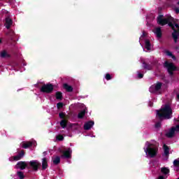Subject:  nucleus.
<instances>
[{"label":"nucleus","mask_w":179,"mask_h":179,"mask_svg":"<svg viewBox=\"0 0 179 179\" xmlns=\"http://www.w3.org/2000/svg\"><path fill=\"white\" fill-rule=\"evenodd\" d=\"M17 174L18 177H20V179H23V178H24V175L23 174L22 172L18 171V172L17 173Z\"/></svg>","instance_id":"a878e982"},{"label":"nucleus","mask_w":179,"mask_h":179,"mask_svg":"<svg viewBox=\"0 0 179 179\" xmlns=\"http://www.w3.org/2000/svg\"><path fill=\"white\" fill-rule=\"evenodd\" d=\"M145 146L144 148V151L147 157H155L157 155V148L152 144H150L149 142H146Z\"/></svg>","instance_id":"f03ea898"},{"label":"nucleus","mask_w":179,"mask_h":179,"mask_svg":"<svg viewBox=\"0 0 179 179\" xmlns=\"http://www.w3.org/2000/svg\"><path fill=\"white\" fill-rule=\"evenodd\" d=\"M57 108H62V107H64V103L59 102L57 104Z\"/></svg>","instance_id":"c85d7f7f"},{"label":"nucleus","mask_w":179,"mask_h":179,"mask_svg":"<svg viewBox=\"0 0 179 179\" xmlns=\"http://www.w3.org/2000/svg\"><path fill=\"white\" fill-rule=\"evenodd\" d=\"M175 132H179V124L176 125L175 127L171 128V129L166 133V136H167V138H173Z\"/></svg>","instance_id":"20e7f679"},{"label":"nucleus","mask_w":179,"mask_h":179,"mask_svg":"<svg viewBox=\"0 0 179 179\" xmlns=\"http://www.w3.org/2000/svg\"><path fill=\"white\" fill-rule=\"evenodd\" d=\"M162 127V123L158 122L155 124V128H160Z\"/></svg>","instance_id":"2f4dec72"},{"label":"nucleus","mask_w":179,"mask_h":179,"mask_svg":"<svg viewBox=\"0 0 179 179\" xmlns=\"http://www.w3.org/2000/svg\"><path fill=\"white\" fill-rule=\"evenodd\" d=\"M81 108H83V110H81L79 113H78V118H83V117H85V114H86V111H87V108H86V106H85V104L82 103L80 105Z\"/></svg>","instance_id":"9d476101"},{"label":"nucleus","mask_w":179,"mask_h":179,"mask_svg":"<svg viewBox=\"0 0 179 179\" xmlns=\"http://www.w3.org/2000/svg\"><path fill=\"white\" fill-rule=\"evenodd\" d=\"M93 125H94V122L93 121H90V122H87L85 124H84V129L85 131H89V129H91L92 127H93Z\"/></svg>","instance_id":"f8f14e48"},{"label":"nucleus","mask_w":179,"mask_h":179,"mask_svg":"<svg viewBox=\"0 0 179 179\" xmlns=\"http://www.w3.org/2000/svg\"><path fill=\"white\" fill-rule=\"evenodd\" d=\"M143 68L145 69H149V68H148V65H146V64H143Z\"/></svg>","instance_id":"72a5a7b5"},{"label":"nucleus","mask_w":179,"mask_h":179,"mask_svg":"<svg viewBox=\"0 0 179 179\" xmlns=\"http://www.w3.org/2000/svg\"><path fill=\"white\" fill-rule=\"evenodd\" d=\"M43 154L47 155V152H43Z\"/></svg>","instance_id":"4c0bfd02"},{"label":"nucleus","mask_w":179,"mask_h":179,"mask_svg":"<svg viewBox=\"0 0 179 179\" xmlns=\"http://www.w3.org/2000/svg\"><path fill=\"white\" fill-rule=\"evenodd\" d=\"M56 99H57V100H62V93H61V92H57L56 93Z\"/></svg>","instance_id":"b1692460"},{"label":"nucleus","mask_w":179,"mask_h":179,"mask_svg":"<svg viewBox=\"0 0 179 179\" xmlns=\"http://www.w3.org/2000/svg\"><path fill=\"white\" fill-rule=\"evenodd\" d=\"M160 89H162V83H157L150 87V93H156V92H159Z\"/></svg>","instance_id":"0eeeda50"},{"label":"nucleus","mask_w":179,"mask_h":179,"mask_svg":"<svg viewBox=\"0 0 179 179\" xmlns=\"http://www.w3.org/2000/svg\"><path fill=\"white\" fill-rule=\"evenodd\" d=\"M173 166L175 167H179V159L173 161Z\"/></svg>","instance_id":"bb28decb"},{"label":"nucleus","mask_w":179,"mask_h":179,"mask_svg":"<svg viewBox=\"0 0 179 179\" xmlns=\"http://www.w3.org/2000/svg\"><path fill=\"white\" fill-rule=\"evenodd\" d=\"M159 120H170L173 117V110L169 105H164L160 110H157Z\"/></svg>","instance_id":"f257e3e1"},{"label":"nucleus","mask_w":179,"mask_h":179,"mask_svg":"<svg viewBox=\"0 0 179 179\" xmlns=\"http://www.w3.org/2000/svg\"><path fill=\"white\" fill-rule=\"evenodd\" d=\"M54 90V87L51 84L45 85L41 88V92L43 93H51Z\"/></svg>","instance_id":"39448f33"},{"label":"nucleus","mask_w":179,"mask_h":179,"mask_svg":"<svg viewBox=\"0 0 179 179\" xmlns=\"http://www.w3.org/2000/svg\"><path fill=\"white\" fill-rule=\"evenodd\" d=\"M145 36V32H143V35L141 36L140 40H142V37Z\"/></svg>","instance_id":"e433bc0d"},{"label":"nucleus","mask_w":179,"mask_h":179,"mask_svg":"<svg viewBox=\"0 0 179 179\" xmlns=\"http://www.w3.org/2000/svg\"><path fill=\"white\" fill-rule=\"evenodd\" d=\"M62 153H63L62 157H64L65 159H69V157H71L72 155V150H71L70 148H67L62 152Z\"/></svg>","instance_id":"1a4fd4ad"},{"label":"nucleus","mask_w":179,"mask_h":179,"mask_svg":"<svg viewBox=\"0 0 179 179\" xmlns=\"http://www.w3.org/2000/svg\"><path fill=\"white\" fill-rule=\"evenodd\" d=\"M175 12H176V13H179V8H175Z\"/></svg>","instance_id":"f704fd0d"},{"label":"nucleus","mask_w":179,"mask_h":179,"mask_svg":"<svg viewBox=\"0 0 179 179\" xmlns=\"http://www.w3.org/2000/svg\"><path fill=\"white\" fill-rule=\"evenodd\" d=\"M27 166V164H26V162H19L15 166V169H20V170H24V169H26Z\"/></svg>","instance_id":"9b49d317"},{"label":"nucleus","mask_w":179,"mask_h":179,"mask_svg":"<svg viewBox=\"0 0 179 179\" xmlns=\"http://www.w3.org/2000/svg\"><path fill=\"white\" fill-rule=\"evenodd\" d=\"M161 172L162 173V174H164L166 176L169 174V173H170V169H169L168 168H162Z\"/></svg>","instance_id":"412c9836"},{"label":"nucleus","mask_w":179,"mask_h":179,"mask_svg":"<svg viewBox=\"0 0 179 179\" xmlns=\"http://www.w3.org/2000/svg\"><path fill=\"white\" fill-rule=\"evenodd\" d=\"M29 165L31 166V169H33V170L37 171L38 170V167L41 166V164H40L38 161L34 160L29 162Z\"/></svg>","instance_id":"6e6552de"},{"label":"nucleus","mask_w":179,"mask_h":179,"mask_svg":"<svg viewBox=\"0 0 179 179\" xmlns=\"http://www.w3.org/2000/svg\"><path fill=\"white\" fill-rule=\"evenodd\" d=\"M170 154V148L166 144L164 145V156H169Z\"/></svg>","instance_id":"2eb2a0df"},{"label":"nucleus","mask_w":179,"mask_h":179,"mask_svg":"<svg viewBox=\"0 0 179 179\" xmlns=\"http://www.w3.org/2000/svg\"><path fill=\"white\" fill-rule=\"evenodd\" d=\"M157 179H164V176H160Z\"/></svg>","instance_id":"c9c22d12"},{"label":"nucleus","mask_w":179,"mask_h":179,"mask_svg":"<svg viewBox=\"0 0 179 179\" xmlns=\"http://www.w3.org/2000/svg\"><path fill=\"white\" fill-rule=\"evenodd\" d=\"M0 43H1V41H0Z\"/></svg>","instance_id":"a19ab883"},{"label":"nucleus","mask_w":179,"mask_h":179,"mask_svg":"<svg viewBox=\"0 0 179 179\" xmlns=\"http://www.w3.org/2000/svg\"><path fill=\"white\" fill-rule=\"evenodd\" d=\"M48 166V164L47 162V158H43L42 159V169L43 170H45V169H47Z\"/></svg>","instance_id":"dca6fc26"},{"label":"nucleus","mask_w":179,"mask_h":179,"mask_svg":"<svg viewBox=\"0 0 179 179\" xmlns=\"http://www.w3.org/2000/svg\"><path fill=\"white\" fill-rule=\"evenodd\" d=\"M137 75H138V78L139 79H142V78H143V74H142V73H141L139 72H138Z\"/></svg>","instance_id":"7c9ffc66"},{"label":"nucleus","mask_w":179,"mask_h":179,"mask_svg":"<svg viewBox=\"0 0 179 179\" xmlns=\"http://www.w3.org/2000/svg\"><path fill=\"white\" fill-rule=\"evenodd\" d=\"M152 103L150 104L151 106H152Z\"/></svg>","instance_id":"ea45409f"},{"label":"nucleus","mask_w":179,"mask_h":179,"mask_svg":"<svg viewBox=\"0 0 179 179\" xmlns=\"http://www.w3.org/2000/svg\"><path fill=\"white\" fill-rule=\"evenodd\" d=\"M164 66L167 68L169 75H173V71H177V67L171 62H165Z\"/></svg>","instance_id":"7ed1b4c3"},{"label":"nucleus","mask_w":179,"mask_h":179,"mask_svg":"<svg viewBox=\"0 0 179 179\" xmlns=\"http://www.w3.org/2000/svg\"><path fill=\"white\" fill-rule=\"evenodd\" d=\"M57 141H64V136L62 135H58L56 136Z\"/></svg>","instance_id":"cd10ccee"},{"label":"nucleus","mask_w":179,"mask_h":179,"mask_svg":"<svg viewBox=\"0 0 179 179\" xmlns=\"http://www.w3.org/2000/svg\"><path fill=\"white\" fill-rule=\"evenodd\" d=\"M60 125L62 128H66V125H68V121L65 119L62 120L60 122Z\"/></svg>","instance_id":"aec40b11"},{"label":"nucleus","mask_w":179,"mask_h":179,"mask_svg":"<svg viewBox=\"0 0 179 179\" xmlns=\"http://www.w3.org/2000/svg\"><path fill=\"white\" fill-rule=\"evenodd\" d=\"M59 116L60 117V118H64V117L65 116V115H64V113H59Z\"/></svg>","instance_id":"473e14b6"},{"label":"nucleus","mask_w":179,"mask_h":179,"mask_svg":"<svg viewBox=\"0 0 179 179\" xmlns=\"http://www.w3.org/2000/svg\"><path fill=\"white\" fill-rule=\"evenodd\" d=\"M178 5H179V1L178 2Z\"/></svg>","instance_id":"58836bf2"},{"label":"nucleus","mask_w":179,"mask_h":179,"mask_svg":"<svg viewBox=\"0 0 179 179\" xmlns=\"http://www.w3.org/2000/svg\"><path fill=\"white\" fill-rule=\"evenodd\" d=\"M0 57L1 58H6V57H8V53L6 51L3 50L0 53Z\"/></svg>","instance_id":"5701e85b"},{"label":"nucleus","mask_w":179,"mask_h":179,"mask_svg":"<svg viewBox=\"0 0 179 179\" xmlns=\"http://www.w3.org/2000/svg\"><path fill=\"white\" fill-rule=\"evenodd\" d=\"M52 162L54 164H59L61 162V157H55L52 158Z\"/></svg>","instance_id":"a211bd4d"},{"label":"nucleus","mask_w":179,"mask_h":179,"mask_svg":"<svg viewBox=\"0 0 179 179\" xmlns=\"http://www.w3.org/2000/svg\"><path fill=\"white\" fill-rule=\"evenodd\" d=\"M145 48L147 50V51H150V50H152V48L150 46V41H149V40H145Z\"/></svg>","instance_id":"6ab92c4d"},{"label":"nucleus","mask_w":179,"mask_h":179,"mask_svg":"<svg viewBox=\"0 0 179 179\" xmlns=\"http://www.w3.org/2000/svg\"><path fill=\"white\" fill-rule=\"evenodd\" d=\"M13 23V22L12 21V19H10L9 17H7L6 18V23L4 26H6L7 29H10V26H12Z\"/></svg>","instance_id":"ddd939ff"},{"label":"nucleus","mask_w":179,"mask_h":179,"mask_svg":"<svg viewBox=\"0 0 179 179\" xmlns=\"http://www.w3.org/2000/svg\"><path fill=\"white\" fill-rule=\"evenodd\" d=\"M154 33L155 34H156L158 38H160V37H162V29L160 27L155 28L154 30Z\"/></svg>","instance_id":"4468645a"},{"label":"nucleus","mask_w":179,"mask_h":179,"mask_svg":"<svg viewBox=\"0 0 179 179\" xmlns=\"http://www.w3.org/2000/svg\"><path fill=\"white\" fill-rule=\"evenodd\" d=\"M23 156H24V152L22 151L19 155L13 157V160L17 162V160H20Z\"/></svg>","instance_id":"f3484780"},{"label":"nucleus","mask_w":179,"mask_h":179,"mask_svg":"<svg viewBox=\"0 0 179 179\" xmlns=\"http://www.w3.org/2000/svg\"><path fill=\"white\" fill-rule=\"evenodd\" d=\"M36 145H37V143H36L35 141H27V142L24 141L21 143V146L24 149H27L28 148H30V146H36Z\"/></svg>","instance_id":"423d86ee"},{"label":"nucleus","mask_w":179,"mask_h":179,"mask_svg":"<svg viewBox=\"0 0 179 179\" xmlns=\"http://www.w3.org/2000/svg\"><path fill=\"white\" fill-rule=\"evenodd\" d=\"M166 55H168V57H171V58H173L174 60H176V56L173 55V53H171V52L166 51Z\"/></svg>","instance_id":"393cba45"},{"label":"nucleus","mask_w":179,"mask_h":179,"mask_svg":"<svg viewBox=\"0 0 179 179\" xmlns=\"http://www.w3.org/2000/svg\"><path fill=\"white\" fill-rule=\"evenodd\" d=\"M64 87L67 92H72L73 90V88L71 85H68V84H64Z\"/></svg>","instance_id":"4be33fe9"},{"label":"nucleus","mask_w":179,"mask_h":179,"mask_svg":"<svg viewBox=\"0 0 179 179\" xmlns=\"http://www.w3.org/2000/svg\"><path fill=\"white\" fill-rule=\"evenodd\" d=\"M106 80H111V76L110 75V73H107L105 76Z\"/></svg>","instance_id":"c756f323"}]
</instances>
